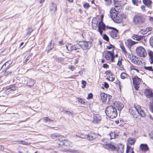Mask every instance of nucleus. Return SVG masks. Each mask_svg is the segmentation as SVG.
Returning <instances> with one entry per match:
<instances>
[{"mask_svg":"<svg viewBox=\"0 0 153 153\" xmlns=\"http://www.w3.org/2000/svg\"><path fill=\"white\" fill-rule=\"evenodd\" d=\"M110 14L111 18L115 23H120L122 22L124 15L118 13L114 8L113 7L111 9Z\"/></svg>","mask_w":153,"mask_h":153,"instance_id":"f257e3e1","label":"nucleus"},{"mask_svg":"<svg viewBox=\"0 0 153 153\" xmlns=\"http://www.w3.org/2000/svg\"><path fill=\"white\" fill-rule=\"evenodd\" d=\"M103 147L108 150L112 151L116 150L118 153H123L124 146L122 144H119L117 147L111 143H106L103 145Z\"/></svg>","mask_w":153,"mask_h":153,"instance_id":"f03ea898","label":"nucleus"},{"mask_svg":"<svg viewBox=\"0 0 153 153\" xmlns=\"http://www.w3.org/2000/svg\"><path fill=\"white\" fill-rule=\"evenodd\" d=\"M130 112L132 115H135L137 112L138 114L141 117H145L146 116L145 113L141 106L137 105L134 107H131L129 110Z\"/></svg>","mask_w":153,"mask_h":153,"instance_id":"7ed1b4c3","label":"nucleus"},{"mask_svg":"<svg viewBox=\"0 0 153 153\" xmlns=\"http://www.w3.org/2000/svg\"><path fill=\"white\" fill-rule=\"evenodd\" d=\"M106 113L110 118H115L117 115V109L112 106H109L106 108Z\"/></svg>","mask_w":153,"mask_h":153,"instance_id":"20e7f679","label":"nucleus"},{"mask_svg":"<svg viewBox=\"0 0 153 153\" xmlns=\"http://www.w3.org/2000/svg\"><path fill=\"white\" fill-rule=\"evenodd\" d=\"M145 21V19L143 16H136L133 18V22L135 25H140L143 23Z\"/></svg>","mask_w":153,"mask_h":153,"instance_id":"39448f33","label":"nucleus"},{"mask_svg":"<svg viewBox=\"0 0 153 153\" xmlns=\"http://www.w3.org/2000/svg\"><path fill=\"white\" fill-rule=\"evenodd\" d=\"M104 57L109 62H114V56L113 52L111 51H106L105 53Z\"/></svg>","mask_w":153,"mask_h":153,"instance_id":"423d86ee","label":"nucleus"},{"mask_svg":"<svg viewBox=\"0 0 153 153\" xmlns=\"http://www.w3.org/2000/svg\"><path fill=\"white\" fill-rule=\"evenodd\" d=\"M136 51L137 55L141 57H145L147 55L146 51L143 47H137L136 49Z\"/></svg>","mask_w":153,"mask_h":153,"instance_id":"0eeeda50","label":"nucleus"},{"mask_svg":"<svg viewBox=\"0 0 153 153\" xmlns=\"http://www.w3.org/2000/svg\"><path fill=\"white\" fill-rule=\"evenodd\" d=\"M78 45V47H81L83 50L89 49L91 47V44L90 42L84 41L80 42Z\"/></svg>","mask_w":153,"mask_h":153,"instance_id":"6e6552de","label":"nucleus"},{"mask_svg":"<svg viewBox=\"0 0 153 153\" xmlns=\"http://www.w3.org/2000/svg\"><path fill=\"white\" fill-rule=\"evenodd\" d=\"M105 30V25L103 24L102 21H101L99 23L98 31L101 35H102V32Z\"/></svg>","mask_w":153,"mask_h":153,"instance_id":"1a4fd4ad","label":"nucleus"},{"mask_svg":"<svg viewBox=\"0 0 153 153\" xmlns=\"http://www.w3.org/2000/svg\"><path fill=\"white\" fill-rule=\"evenodd\" d=\"M66 48L69 51L74 50H76L79 48L78 45L72 46L71 44H68V45H66Z\"/></svg>","mask_w":153,"mask_h":153,"instance_id":"9d476101","label":"nucleus"},{"mask_svg":"<svg viewBox=\"0 0 153 153\" xmlns=\"http://www.w3.org/2000/svg\"><path fill=\"white\" fill-rule=\"evenodd\" d=\"M114 107L117 108L118 110L120 111L124 107L123 104L119 102H115L113 103V106Z\"/></svg>","mask_w":153,"mask_h":153,"instance_id":"9b49d317","label":"nucleus"},{"mask_svg":"<svg viewBox=\"0 0 153 153\" xmlns=\"http://www.w3.org/2000/svg\"><path fill=\"white\" fill-rule=\"evenodd\" d=\"M145 94L147 98L153 99V93L151 90L149 89L146 90Z\"/></svg>","mask_w":153,"mask_h":153,"instance_id":"f8f14e48","label":"nucleus"},{"mask_svg":"<svg viewBox=\"0 0 153 153\" xmlns=\"http://www.w3.org/2000/svg\"><path fill=\"white\" fill-rule=\"evenodd\" d=\"M96 135L93 133H91L88 134L86 135L84 137H82V138H86L89 140H92L94 138H96Z\"/></svg>","mask_w":153,"mask_h":153,"instance_id":"ddd939ff","label":"nucleus"},{"mask_svg":"<svg viewBox=\"0 0 153 153\" xmlns=\"http://www.w3.org/2000/svg\"><path fill=\"white\" fill-rule=\"evenodd\" d=\"M110 28L113 29V30L111 31L110 32V35L113 38L117 37L118 30L114 28L110 27Z\"/></svg>","mask_w":153,"mask_h":153,"instance_id":"4468645a","label":"nucleus"},{"mask_svg":"<svg viewBox=\"0 0 153 153\" xmlns=\"http://www.w3.org/2000/svg\"><path fill=\"white\" fill-rule=\"evenodd\" d=\"M131 61L132 63L138 65H140L141 63V61L135 56H134V57L133 58Z\"/></svg>","mask_w":153,"mask_h":153,"instance_id":"2eb2a0df","label":"nucleus"},{"mask_svg":"<svg viewBox=\"0 0 153 153\" xmlns=\"http://www.w3.org/2000/svg\"><path fill=\"white\" fill-rule=\"evenodd\" d=\"M101 117L98 114H97L94 117L93 122L97 123H99L101 120Z\"/></svg>","mask_w":153,"mask_h":153,"instance_id":"dca6fc26","label":"nucleus"},{"mask_svg":"<svg viewBox=\"0 0 153 153\" xmlns=\"http://www.w3.org/2000/svg\"><path fill=\"white\" fill-rule=\"evenodd\" d=\"M133 82L134 85H139L141 82V79L137 76L132 78Z\"/></svg>","mask_w":153,"mask_h":153,"instance_id":"f3484780","label":"nucleus"},{"mask_svg":"<svg viewBox=\"0 0 153 153\" xmlns=\"http://www.w3.org/2000/svg\"><path fill=\"white\" fill-rule=\"evenodd\" d=\"M100 95L102 102L103 103L105 102L107 98V94L104 93H102L100 94Z\"/></svg>","mask_w":153,"mask_h":153,"instance_id":"a211bd4d","label":"nucleus"},{"mask_svg":"<svg viewBox=\"0 0 153 153\" xmlns=\"http://www.w3.org/2000/svg\"><path fill=\"white\" fill-rule=\"evenodd\" d=\"M143 37V36L140 35L139 36L138 35L135 34H133L132 36L133 39L138 41L142 39Z\"/></svg>","mask_w":153,"mask_h":153,"instance_id":"6ab92c4d","label":"nucleus"},{"mask_svg":"<svg viewBox=\"0 0 153 153\" xmlns=\"http://www.w3.org/2000/svg\"><path fill=\"white\" fill-rule=\"evenodd\" d=\"M35 83V82L34 79L30 78L28 79L27 82V85L30 87L33 86Z\"/></svg>","mask_w":153,"mask_h":153,"instance_id":"aec40b11","label":"nucleus"},{"mask_svg":"<svg viewBox=\"0 0 153 153\" xmlns=\"http://www.w3.org/2000/svg\"><path fill=\"white\" fill-rule=\"evenodd\" d=\"M120 77L122 79H124L125 78L129 79L131 81V79L129 76L124 72H122L120 75Z\"/></svg>","mask_w":153,"mask_h":153,"instance_id":"412c9836","label":"nucleus"},{"mask_svg":"<svg viewBox=\"0 0 153 153\" xmlns=\"http://www.w3.org/2000/svg\"><path fill=\"white\" fill-rule=\"evenodd\" d=\"M140 149L144 151H146L149 150V147L147 144H141L140 146Z\"/></svg>","mask_w":153,"mask_h":153,"instance_id":"4be33fe9","label":"nucleus"},{"mask_svg":"<svg viewBox=\"0 0 153 153\" xmlns=\"http://www.w3.org/2000/svg\"><path fill=\"white\" fill-rule=\"evenodd\" d=\"M136 141L134 138L130 137L128 138V144L130 145H134Z\"/></svg>","mask_w":153,"mask_h":153,"instance_id":"5701e85b","label":"nucleus"},{"mask_svg":"<svg viewBox=\"0 0 153 153\" xmlns=\"http://www.w3.org/2000/svg\"><path fill=\"white\" fill-rule=\"evenodd\" d=\"M143 3L146 5H147L148 7H150L152 3V1L150 0H143Z\"/></svg>","mask_w":153,"mask_h":153,"instance_id":"b1692460","label":"nucleus"},{"mask_svg":"<svg viewBox=\"0 0 153 153\" xmlns=\"http://www.w3.org/2000/svg\"><path fill=\"white\" fill-rule=\"evenodd\" d=\"M63 145H65L67 146H68L71 145L72 144L71 143L68 141V140H65L63 141L62 142Z\"/></svg>","mask_w":153,"mask_h":153,"instance_id":"393cba45","label":"nucleus"},{"mask_svg":"<svg viewBox=\"0 0 153 153\" xmlns=\"http://www.w3.org/2000/svg\"><path fill=\"white\" fill-rule=\"evenodd\" d=\"M11 63L12 62L10 61H7L4 64V65L2 66V68H4L5 67V68H7L9 67Z\"/></svg>","mask_w":153,"mask_h":153,"instance_id":"a878e982","label":"nucleus"},{"mask_svg":"<svg viewBox=\"0 0 153 153\" xmlns=\"http://www.w3.org/2000/svg\"><path fill=\"white\" fill-rule=\"evenodd\" d=\"M59 134L56 133L52 134L51 135V137L53 139H55V137L58 138L59 137Z\"/></svg>","mask_w":153,"mask_h":153,"instance_id":"bb28decb","label":"nucleus"},{"mask_svg":"<svg viewBox=\"0 0 153 153\" xmlns=\"http://www.w3.org/2000/svg\"><path fill=\"white\" fill-rule=\"evenodd\" d=\"M120 48L123 51L124 53L125 54H126L127 53L126 50L125 48L123 45H121L120 46Z\"/></svg>","mask_w":153,"mask_h":153,"instance_id":"cd10ccee","label":"nucleus"},{"mask_svg":"<svg viewBox=\"0 0 153 153\" xmlns=\"http://www.w3.org/2000/svg\"><path fill=\"white\" fill-rule=\"evenodd\" d=\"M12 73V71L10 70H6L4 72V74L5 76H8Z\"/></svg>","mask_w":153,"mask_h":153,"instance_id":"c85d7f7f","label":"nucleus"},{"mask_svg":"<svg viewBox=\"0 0 153 153\" xmlns=\"http://www.w3.org/2000/svg\"><path fill=\"white\" fill-rule=\"evenodd\" d=\"M111 139L114 138L115 137V134L114 132H111L109 134Z\"/></svg>","mask_w":153,"mask_h":153,"instance_id":"c756f323","label":"nucleus"},{"mask_svg":"<svg viewBox=\"0 0 153 153\" xmlns=\"http://www.w3.org/2000/svg\"><path fill=\"white\" fill-rule=\"evenodd\" d=\"M105 2V4L108 6L110 5L112 3V0H104Z\"/></svg>","mask_w":153,"mask_h":153,"instance_id":"7c9ffc66","label":"nucleus"},{"mask_svg":"<svg viewBox=\"0 0 153 153\" xmlns=\"http://www.w3.org/2000/svg\"><path fill=\"white\" fill-rule=\"evenodd\" d=\"M43 120L45 121V122H47L49 121L50 122L51 121H53V120L50 119L48 117H45L42 118Z\"/></svg>","mask_w":153,"mask_h":153,"instance_id":"2f4dec72","label":"nucleus"},{"mask_svg":"<svg viewBox=\"0 0 153 153\" xmlns=\"http://www.w3.org/2000/svg\"><path fill=\"white\" fill-rule=\"evenodd\" d=\"M16 142L19 143H21L22 144H25V145H28L29 144L28 143H27L26 142L24 141L18 140L16 141Z\"/></svg>","mask_w":153,"mask_h":153,"instance_id":"473e14b6","label":"nucleus"},{"mask_svg":"<svg viewBox=\"0 0 153 153\" xmlns=\"http://www.w3.org/2000/svg\"><path fill=\"white\" fill-rule=\"evenodd\" d=\"M144 68L146 70L150 71H153V69L151 66H144Z\"/></svg>","mask_w":153,"mask_h":153,"instance_id":"72a5a7b5","label":"nucleus"},{"mask_svg":"<svg viewBox=\"0 0 153 153\" xmlns=\"http://www.w3.org/2000/svg\"><path fill=\"white\" fill-rule=\"evenodd\" d=\"M131 149H131L130 146L127 145V146L126 153H128V152L129 151L131 152Z\"/></svg>","mask_w":153,"mask_h":153,"instance_id":"f704fd0d","label":"nucleus"},{"mask_svg":"<svg viewBox=\"0 0 153 153\" xmlns=\"http://www.w3.org/2000/svg\"><path fill=\"white\" fill-rule=\"evenodd\" d=\"M81 83L83 85L82 86V88H84L86 84L87 83L86 81L83 80H82Z\"/></svg>","mask_w":153,"mask_h":153,"instance_id":"c9c22d12","label":"nucleus"},{"mask_svg":"<svg viewBox=\"0 0 153 153\" xmlns=\"http://www.w3.org/2000/svg\"><path fill=\"white\" fill-rule=\"evenodd\" d=\"M63 112L64 113L67 114L69 115L72 116L73 115L72 113L70 111H64Z\"/></svg>","mask_w":153,"mask_h":153,"instance_id":"e433bc0d","label":"nucleus"},{"mask_svg":"<svg viewBox=\"0 0 153 153\" xmlns=\"http://www.w3.org/2000/svg\"><path fill=\"white\" fill-rule=\"evenodd\" d=\"M107 79L110 81H113L114 79V78L112 76H109L107 78Z\"/></svg>","mask_w":153,"mask_h":153,"instance_id":"4c0bfd02","label":"nucleus"},{"mask_svg":"<svg viewBox=\"0 0 153 153\" xmlns=\"http://www.w3.org/2000/svg\"><path fill=\"white\" fill-rule=\"evenodd\" d=\"M132 1L134 5H136L137 6L138 5V3L139 1H137V0H132Z\"/></svg>","mask_w":153,"mask_h":153,"instance_id":"58836bf2","label":"nucleus"},{"mask_svg":"<svg viewBox=\"0 0 153 153\" xmlns=\"http://www.w3.org/2000/svg\"><path fill=\"white\" fill-rule=\"evenodd\" d=\"M103 38L105 40L107 41H109L108 37L106 34H104L103 35Z\"/></svg>","mask_w":153,"mask_h":153,"instance_id":"ea45409f","label":"nucleus"},{"mask_svg":"<svg viewBox=\"0 0 153 153\" xmlns=\"http://www.w3.org/2000/svg\"><path fill=\"white\" fill-rule=\"evenodd\" d=\"M83 7L85 8H88L90 7L89 4L88 3H85L83 4Z\"/></svg>","mask_w":153,"mask_h":153,"instance_id":"a19ab883","label":"nucleus"},{"mask_svg":"<svg viewBox=\"0 0 153 153\" xmlns=\"http://www.w3.org/2000/svg\"><path fill=\"white\" fill-rule=\"evenodd\" d=\"M68 68L72 71H73L75 69V67L72 65H69L68 66Z\"/></svg>","mask_w":153,"mask_h":153,"instance_id":"79ce46f5","label":"nucleus"},{"mask_svg":"<svg viewBox=\"0 0 153 153\" xmlns=\"http://www.w3.org/2000/svg\"><path fill=\"white\" fill-rule=\"evenodd\" d=\"M150 109L151 111L153 113V103H150Z\"/></svg>","mask_w":153,"mask_h":153,"instance_id":"37998d69","label":"nucleus"},{"mask_svg":"<svg viewBox=\"0 0 153 153\" xmlns=\"http://www.w3.org/2000/svg\"><path fill=\"white\" fill-rule=\"evenodd\" d=\"M130 68L131 70H136L137 72H139V70L135 68V67L133 66H131L130 67Z\"/></svg>","mask_w":153,"mask_h":153,"instance_id":"c03bdc74","label":"nucleus"},{"mask_svg":"<svg viewBox=\"0 0 153 153\" xmlns=\"http://www.w3.org/2000/svg\"><path fill=\"white\" fill-rule=\"evenodd\" d=\"M148 54L150 57V58L153 57V52L152 51H150L149 52Z\"/></svg>","mask_w":153,"mask_h":153,"instance_id":"a18cd8bd","label":"nucleus"},{"mask_svg":"<svg viewBox=\"0 0 153 153\" xmlns=\"http://www.w3.org/2000/svg\"><path fill=\"white\" fill-rule=\"evenodd\" d=\"M149 42L151 45L153 44V36L150 38L149 39Z\"/></svg>","mask_w":153,"mask_h":153,"instance_id":"49530a36","label":"nucleus"},{"mask_svg":"<svg viewBox=\"0 0 153 153\" xmlns=\"http://www.w3.org/2000/svg\"><path fill=\"white\" fill-rule=\"evenodd\" d=\"M105 74L106 75H111V76H112V73L110 71H106L105 72Z\"/></svg>","mask_w":153,"mask_h":153,"instance_id":"de8ad7c7","label":"nucleus"},{"mask_svg":"<svg viewBox=\"0 0 153 153\" xmlns=\"http://www.w3.org/2000/svg\"><path fill=\"white\" fill-rule=\"evenodd\" d=\"M93 95L92 93H90L88 94V97H87V99H91L92 98Z\"/></svg>","mask_w":153,"mask_h":153,"instance_id":"09e8293b","label":"nucleus"},{"mask_svg":"<svg viewBox=\"0 0 153 153\" xmlns=\"http://www.w3.org/2000/svg\"><path fill=\"white\" fill-rule=\"evenodd\" d=\"M150 137L153 140V131H151L149 134Z\"/></svg>","mask_w":153,"mask_h":153,"instance_id":"8fccbe9b","label":"nucleus"},{"mask_svg":"<svg viewBox=\"0 0 153 153\" xmlns=\"http://www.w3.org/2000/svg\"><path fill=\"white\" fill-rule=\"evenodd\" d=\"M152 29V28L151 27H147L146 29H145V31L146 32H149V31H151Z\"/></svg>","mask_w":153,"mask_h":153,"instance_id":"3c124183","label":"nucleus"},{"mask_svg":"<svg viewBox=\"0 0 153 153\" xmlns=\"http://www.w3.org/2000/svg\"><path fill=\"white\" fill-rule=\"evenodd\" d=\"M77 100L79 102L81 103L82 104L84 103V101L81 98H78Z\"/></svg>","mask_w":153,"mask_h":153,"instance_id":"603ef678","label":"nucleus"},{"mask_svg":"<svg viewBox=\"0 0 153 153\" xmlns=\"http://www.w3.org/2000/svg\"><path fill=\"white\" fill-rule=\"evenodd\" d=\"M114 48V46L111 45H110L108 46H107V49H112Z\"/></svg>","mask_w":153,"mask_h":153,"instance_id":"864d4df0","label":"nucleus"},{"mask_svg":"<svg viewBox=\"0 0 153 153\" xmlns=\"http://www.w3.org/2000/svg\"><path fill=\"white\" fill-rule=\"evenodd\" d=\"M104 85L105 87L106 88H108L109 87L108 84L106 82L104 83Z\"/></svg>","mask_w":153,"mask_h":153,"instance_id":"5fc2aeb1","label":"nucleus"},{"mask_svg":"<svg viewBox=\"0 0 153 153\" xmlns=\"http://www.w3.org/2000/svg\"><path fill=\"white\" fill-rule=\"evenodd\" d=\"M128 57L130 58L131 60V59L133 58L134 57V56L132 54H131L128 55Z\"/></svg>","mask_w":153,"mask_h":153,"instance_id":"6e6d98bb","label":"nucleus"},{"mask_svg":"<svg viewBox=\"0 0 153 153\" xmlns=\"http://www.w3.org/2000/svg\"><path fill=\"white\" fill-rule=\"evenodd\" d=\"M139 85H134V87L137 90H138L139 88Z\"/></svg>","mask_w":153,"mask_h":153,"instance_id":"4d7b16f0","label":"nucleus"},{"mask_svg":"<svg viewBox=\"0 0 153 153\" xmlns=\"http://www.w3.org/2000/svg\"><path fill=\"white\" fill-rule=\"evenodd\" d=\"M141 8L142 10L144 11H145V6L144 5H142L141 6Z\"/></svg>","mask_w":153,"mask_h":153,"instance_id":"13d9d810","label":"nucleus"},{"mask_svg":"<svg viewBox=\"0 0 153 153\" xmlns=\"http://www.w3.org/2000/svg\"><path fill=\"white\" fill-rule=\"evenodd\" d=\"M17 88H14L13 89H10L9 91H10V92H12V91L16 90Z\"/></svg>","mask_w":153,"mask_h":153,"instance_id":"bf43d9fd","label":"nucleus"},{"mask_svg":"<svg viewBox=\"0 0 153 153\" xmlns=\"http://www.w3.org/2000/svg\"><path fill=\"white\" fill-rule=\"evenodd\" d=\"M103 67L104 68H108V65L106 64H104L103 65Z\"/></svg>","mask_w":153,"mask_h":153,"instance_id":"052dcab7","label":"nucleus"},{"mask_svg":"<svg viewBox=\"0 0 153 153\" xmlns=\"http://www.w3.org/2000/svg\"><path fill=\"white\" fill-rule=\"evenodd\" d=\"M121 61H120V60L119 59V61L117 62V64L118 65L120 66L121 65Z\"/></svg>","mask_w":153,"mask_h":153,"instance_id":"680f3d73","label":"nucleus"},{"mask_svg":"<svg viewBox=\"0 0 153 153\" xmlns=\"http://www.w3.org/2000/svg\"><path fill=\"white\" fill-rule=\"evenodd\" d=\"M149 20L152 22H153V17H150L149 18Z\"/></svg>","mask_w":153,"mask_h":153,"instance_id":"e2e57ef3","label":"nucleus"},{"mask_svg":"<svg viewBox=\"0 0 153 153\" xmlns=\"http://www.w3.org/2000/svg\"><path fill=\"white\" fill-rule=\"evenodd\" d=\"M150 63L151 64H152L153 62V57L150 58Z\"/></svg>","mask_w":153,"mask_h":153,"instance_id":"0e129e2a","label":"nucleus"},{"mask_svg":"<svg viewBox=\"0 0 153 153\" xmlns=\"http://www.w3.org/2000/svg\"><path fill=\"white\" fill-rule=\"evenodd\" d=\"M4 149V146L1 145H0V150H3Z\"/></svg>","mask_w":153,"mask_h":153,"instance_id":"69168bd1","label":"nucleus"},{"mask_svg":"<svg viewBox=\"0 0 153 153\" xmlns=\"http://www.w3.org/2000/svg\"><path fill=\"white\" fill-rule=\"evenodd\" d=\"M30 59V56H28V57H27V58L26 59L25 62H26L27 61L29 60Z\"/></svg>","mask_w":153,"mask_h":153,"instance_id":"338daca9","label":"nucleus"},{"mask_svg":"<svg viewBox=\"0 0 153 153\" xmlns=\"http://www.w3.org/2000/svg\"><path fill=\"white\" fill-rule=\"evenodd\" d=\"M59 43L60 44L63 45V41H62L59 42Z\"/></svg>","mask_w":153,"mask_h":153,"instance_id":"774afa93","label":"nucleus"}]
</instances>
